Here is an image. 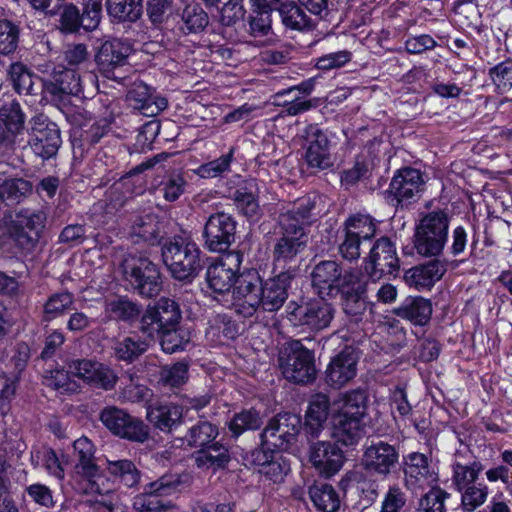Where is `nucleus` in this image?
Segmentation results:
<instances>
[{"instance_id": "nucleus-24", "label": "nucleus", "mask_w": 512, "mask_h": 512, "mask_svg": "<svg viewBox=\"0 0 512 512\" xmlns=\"http://www.w3.org/2000/svg\"><path fill=\"white\" fill-rule=\"evenodd\" d=\"M180 484L178 475H164L156 481L147 484L144 493L137 497L134 505L140 512H160L163 505L157 497L175 493Z\"/></svg>"}, {"instance_id": "nucleus-28", "label": "nucleus", "mask_w": 512, "mask_h": 512, "mask_svg": "<svg viewBox=\"0 0 512 512\" xmlns=\"http://www.w3.org/2000/svg\"><path fill=\"white\" fill-rule=\"evenodd\" d=\"M291 276L287 272H282L273 278L261 281L260 306L265 311L273 312L279 310L285 303Z\"/></svg>"}, {"instance_id": "nucleus-12", "label": "nucleus", "mask_w": 512, "mask_h": 512, "mask_svg": "<svg viewBox=\"0 0 512 512\" xmlns=\"http://www.w3.org/2000/svg\"><path fill=\"white\" fill-rule=\"evenodd\" d=\"M364 264L367 276L374 282L385 275H396L400 268V260L395 245L388 237L379 238L372 246Z\"/></svg>"}, {"instance_id": "nucleus-22", "label": "nucleus", "mask_w": 512, "mask_h": 512, "mask_svg": "<svg viewBox=\"0 0 512 512\" xmlns=\"http://www.w3.org/2000/svg\"><path fill=\"white\" fill-rule=\"evenodd\" d=\"M358 356L352 347H345L334 356L325 371V382L334 389L347 385L357 373Z\"/></svg>"}, {"instance_id": "nucleus-44", "label": "nucleus", "mask_w": 512, "mask_h": 512, "mask_svg": "<svg viewBox=\"0 0 512 512\" xmlns=\"http://www.w3.org/2000/svg\"><path fill=\"white\" fill-rule=\"evenodd\" d=\"M263 423L260 412L254 408L243 409L235 413L228 423L229 431L235 438L246 431H254L261 427Z\"/></svg>"}, {"instance_id": "nucleus-31", "label": "nucleus", "mask_w": 512, "mask_h": 512, "mask_svg": "<svg viewBox=\"0 0 512 512\" xmlns=\"http://www.w3.org/2000/svg\"><path fill=\"white\" fill-rule=\"evenodd\" d=\"M276 9L286 29L305 32L315 27L305 10L294 0H284Z\"/></svg>"}, {"instance_id": "nucleus-40", "label": "nucleus", "mask_w": 512, "mask_h": 512, "mask_svg": "<svg viewBox=\"0 0 512 512\" xmlns=\"http://www.w3.org/2000/svg\"><path fill=\"white\" fill-rule=\"evenodd\" d=\"M106 470L110 476L126 487H134L140 481V471L129 459H106Z\"/></svg>"}, {"instance_id": "nucleus-18", "label": "nucleus", "mask_w": 512, "mask_h": 512, "mask_svg": "<svg viewBox=\"0 0 512 512\" xmlns=\"http://www.w3.org/2000/svg\"><path fill=\"white\" fill-rule=\"evenodd\" d=\"M399 461V452L394 445L378 440L366 446L361 464L363 468L381 477L389 476Z\"/></svg>"}, {"instance_id": "nucleus-37", "label": "nucleus", "mask_w": 512, "mask_h": 512, "mask_svg": "<svg viewBox=\"0 0 512 512\" xmlns=\"http://www.w3.org/2000/svg\"><path fill=\"white\" fill-rule=\"evenodd\" d=\"M26 116L17 101H12L0 107V124L7 134L17 144L23 135Z\"/></svg>"}, {"instance_id": "nucleus-48", "label": "nucleus", "mask_w": 512, "mask_h": 512, "mask_svg": "<svg viewBox=\"0 0 512 512\" xmlns=\"http://www.w3.org/2000/svg\"><path fill=\"white\" fill-rule=\"evenodd\" d=\"M343 230L366 242L375 236L376 224L369 215L355 214L345 221Z\"/></svg>"}, {"instance_id": "nucleus-45", "label": "nucleus", "mask_w": 512, "mask_h": 512, "mask_svg": "<svg viewBox=\"0 0 512 512\" xmlns=\"http://www.w3.org/2000/svg\"><path fill=\"white\" fill-rule=\"evenodd\" d=\"M460 494V508L463 512H474L488 498L489 489L486 484L475 483L457 490Z\"/></svg>"}, {"instance_id": "nucleus-50", "label": "nucleus", "mask_w": 512, "mask_h": 512, "mask_svg": "<svg viewBox=\"0 0 512 512\" xmlns=\"http://www.w3.org/2000/svg\"><path fill=\"white\" fill-rule=\"evenodd\" d=\"M488 75L498 94L512 95V59L494 65Z\"/></svg>"}, {"instance_id": "nucleus-41", "label": "nucleus", "mask_w": 512, "mask_h": 512, "mask_svg": "<svg viewBox=\"0 0 512 512\" xmlns=\"http://www.w3.org/2000/svg\"><path fill=\"white\" fill-rule=\"evenodd\" d=\"M310 498L318 510L335 512L340 507V497L329 484H314L309 489Z\"/></svg>"}, {"instance_id": "nucleus-26", "label": "nucleus", "mask_w": 512, "mask_h": 512, "mask_svg": "<svg viewBox=\"0 0 512 512\" xmlns=\"http://www.w3.org/2000/svg\"><path fill=\"white\" fill-rule=\"evenodd\" d=\"M436 479L437 475L424 454L413 452L404 458V480L409 489L423 488Z\"/></svg>"}, {"instance_id": "nucleus-4", "label": "nucleus", "mask_w": 512, "mask_h": 512, "mask_svg": "<svg viewBox=\"0 0 512 512\" xmlns=\"http://www.w3.org/2000/svg\"><path fill=\"white\" fill-rule=\"evenodd\" d=\"M279 367L285 379L297 384L311 383L317 376L314 353L300 340L285 343L280 351Z\"/></svg>"}, {"instance_id": "nucleus-62", "label": "nucleus", "mask_w": 512, "mask_h": 512, "mask_svg": "<svg viewBox=\"0 0 512 512\" xmlns=\"http://www.w3.org/2000/svg\"><path fill=\"white\" fill-rule=\"evenodd\" d=\"M449 494L439 488H432L419 501V510L422 512H445V501Z\"/></svg>"}, {"instance_id": "nucleus-20", "label": "nucleus", "mask_w": 512, "mask_h": 512, "mask_svg": "<svg viewBox=\"0 0 512 512\" xmlns=\"http://www.w3.org/2000/svg\"><path fill=\"white\" fill-rule=\"evenodd\" d=\"M301 137L305 140V161L311 168L327 169L332 165L330 141L316 124L307 125Z\"/></svg>"}, {"instance_id": "nucleus-36", "label": "nucleus", "mask_w": 512, "mask_h": 512, "mask_svg": "<svg viewBox=\"0 0 512 512\" xmlns=\"http://www.w3.org/2000/svg\"><path fill=\"white\" fill-rule=\"evenodd\" d=\"M14 90L20 95H37L41 88V78L32 74L22 63H12L8 70Z\"/></svg>"}, {"instance_id": "nucleus-3", "label": "nucleus", "mask_w": 512, "mask_h": 512, "mask_svg": "<svg viewBox=\"0 0 512 512\" xmlns=\"http://www.w3.org/2000/svg\"><path fill=\"white\" fill-rule=\"evenodd\" d=\"M450 218L446 211L435 210L425 214L416 226L414 246L423 256H438L448 238Z\"/></svg>"}, {"instance_id": "nucleus-58", "label": "nucleus", "mask_w": 512, "mask_h": 512, "mask_svg": "<svg viewBox=\"0 0 512 512\" xmlns=\"http://www.w3.org/2000/svg\"><path fill=\"white\" fill-rule=\"evenodd\" d=\"M187 379L188 365L183 362H177L161 369L159 383L164 387L177 388L185 384Z\"/></svg>"}, {"instance_id": "nucleus-19", "label": "nucleus", "mask_w": 512, "mask_h": 512, "mask_svg": "<svg viewBox=\"0 0 512 512\" xmlns=\"http://www.w3.org/2000/svg\"><path fill=\"white\" fill-rule=\"evenodd\" d=\"M73 376L103 390L115 387L118 377L108 366L89 359H72L66 364Z\"/></svg>"}, {"instance_id": "nucleus-39", "label": "nucleus", "mask_w": 512, "mask_h": 512, "mask_svg": "<svg viewBox=\"0 0 512 512\" xmlns=\"http://www.w3.org/2000/svg\"><path fill=\"white\" fill-rule=\"evenodd\" d=\"M307 239L281 232V237L276 241L273 249L274 261L287 263L293 261L304 250Z\"/></svg>"}, {"instance_id": "nucleus-29", "label": "nucleus", "mask_w": 512, "mask_h": 512, "mask_svg": "<svg viewBox=\"0 0 512 512\" xmlns=\"http://www.w3.org/2000/svg\"><path fill=\"white\" fill-rule=\"evenodd\" d=\"M166 234L164 222L158 215L153 213L144 214L134 219L130 237L135 243H148L157 245Z\"/></svg>"}, {"instance_id": "nucleus-43", "label": "nucleus", "mask_w": 512, "mask_h": 512, "mask_svg": "<svg viewBox=\"0 0 512 512\" xmlns=\"http://www.w3.org/2000/svg\"><path fill=\"white\" fill-rule=\"evenodd\" d=\"M108 14L119 22H135L142 15L140 0H106Z\"/></svg>"}, {"instance_id": "nucleus-51", "label": "nucleus", "mask_w": 512, "mask_h": 512, "mask_svg": "<svg viewBox=\"0 0 512 512\" xmlns=\"http://www.w3.org/2000/svg\"><path fill=\"white\" fill-rule=\"evenodd\" d=\"M46 220L47 216L44 211L24 209L19 211L9 223L19 228L27 229L41 237Z\"/></svg>"}, {"instance_id": "nucleus-35", "label": "nucleus", "mask_w": 512, "mask_h": 512, "mask_svg": "<svg viewBox=\"0 0 512 512\" xmlns=\"http://www.w3.org/2000/svg\"><path fill=\"white\" fill-rule=\"evenodd\" d=\"M147 418L159 430L170 432L181 423L183 409L173 403L160 404L148 409Z\"/></svg>"}, {"instance_id": "nucleus-9", "label": "nucleus", "mask_w": 512, "mask_h": 512, "mask_svg": "<svg viewBox=\"0 0 512 512\" xmlns=\"http://www.w3.org/2000/svg\"><path fill=\"white\" fill-rule=\"evenodd\" d=\"M301 419L291 413L278 414L270 419L261 433V444L267 449L286 450L300 432Z\"/></svg>"}, {"instance_id": "nucleus-10", "label": "nucleus", "mask_w": 512, "mask_h": 512, "mask_svg": "<svg viewBox=\"0 0 512 512\" xmlns=\"http://www.w3.org/2000/svg\"><path fill=\"white\" fill-rule=\"evenodd\" d=\"M182 318L179 304L170 298L162 297L154 305H149L140 321V330L150 338L161 329L178 326Z\"/></svg>"}, {"instance_id": "nucleus-27", "label": "nucleus", "mask_w": 512, "mask_h": 512, "mask_svg": "<svg viewBox=\"0 0 512 512\" xmlns=\"http://www.w3.org/2000/svg\"><path fill=\"white\" fill-rule=\"evenodd\" d=\"M483 464L471 454H455L451 464V484L455 491L477 483Z\"/></svg>"}, {"instance_id": "nucleus-8", "label": "nucleus", "mask_w": 512, "mask_h": 512, "mask_svg": "<svg viewBox=\"0 0 512 512\" xmlns=\"http://www.w3.org/2000/svg\"><path fill=\"white\" fill-rule=\"evenodd\" d=\"M335 309L323 296L302 304H295L289 311L288 318L295 326L306 327L318 332L328 328L334 318Z\"/></svg>"}, {"instance_id": "nucleus-60", "label": "nucleus", "mask_w": 512, "mask_h": 512, "mask_svg": "<svg viewBox=\"0 0 512 512\" xmlns=\"http://www.w3.org/2000/svg\"><path fill=\"white\" fill-rule=\"evenodd\" d=\"M7 233L14 245L26 253L32 252L41 238L27 229L19 228L10 223L7 225Z\"/></svg>"}, {"instance_id": "nucleus-61", "label": "nucleus", "mask_w": 512, "mask_h": 512, "mask_svg": "<svg viewBox=\"0 0 512 512\" xmlns=\"http://www.w3.org/2000/svg\"><path fill=\"white\" fill-rule=\"evenodd\" d=\"M289 471L290 463L280 452H277V454L270 458L269 464L259 469L260 474L274 483L282 482Z\"/></svg>"}, {"instance_id": "nucleus-2", "label": "nucleus", "mask_w": 512, "mask_h": 512, "mask_svg": "<svg viewBox=\"0 0 512 512\" xmlns=\"http://www.w3.org/2000/svg\"><path fill=\"white\" fill-rule=\"evenodd\" d=\"M161 253L164 264L177 280L189 281L201 269L200 250L186 238L175 236L169 239L163 244Z\"/></svg>"}, {"instance_id": "nucleus-52", "label": "nucleus", "mask_w": 512, "mask_h": 512, "mask_svg": "<svg viewBox=\"0 0 512 512\" xmlns=\"http://www.w3.org/2000/svg\"><path fill=\"white\" fill-rule=\"evenodd\" d=\"M155 337L160 340L163 351L169 354L184 349V346L189 342L188 334L179 325L161 329V331L155 333Z\"/></svg>"}, {"instance_id": "nucleus-15", "label": "nucleus", "mask_w": 512, "mask_h": 512, "mask_svg": "<svg viewBox=\"0 0 512 512\" xmlns=\"http://www.w3.org/2000/svg\"><path fill=\"white\" fill-rule=\"evenodd\" d=\"M236 221L225 213L210 215L205 223L203 238L205 247L211 252H225L235 240Z\"/></svg>"}, {"instance_id": "nucleus-13", "label": "nucleus", "mask_w": 512, "mask_h": 512, "mask_svg": "<svg viewBox=\"0 0 512 512\" xmlns=\"http://www.w3.org/2000/svg\"><path fill=\"white\" fill-rule=\"evenodd\" d=\"M73 447L77 457L76 474L87 482L84 492L100 495L108 492V490H105L100 485V481H103L104 477L95 462V447L93 443L83 436L74 441Z\"/></svg>"}, {"instance_id": "nucleus-46", "label": "nucleus", "mask_w": 512, "mask_h": 512, "mask_svg": "<svg viewBox=\"0 0 512 512\" xmlns=\"http://www.w3.org/2000/svg\"><path fill=\"white\" fill-rule=\"evenodd\" d=\"M368 288L365 275L358 269L351 268L342 272L341 281L337 287V293L342 296H365Z\"/></svg>"}, {"instance_id": "nucleus-63", "label": "nucleus", "mask_w": 512, "mask_h": 512, "mask_svg": "<svg viewBox=\"0 0 512 512\" xmlns=\"http://www.w3.org/2000/svg\"><path fill=\"white\" fill-rule=\"evenodd\" d=\"M60 10V29L65 33H74L82 26L83 22L78 8L73 4L61 5Z\"/></svg>"}, {"instance_id": "nucleus-42", "label": "nucleus", "mask_w": 512, "mask_h": 512, "mask_svg": "<svg viewBox=\"0 0 512 512\" xmlns=\"http://www.w3.org/2000/svg\"><path fill=\"white\" fill-rule=\"evenodd\" d=\"M181 29L186 33H198L209 24V17L199 3H188L181 14Z\"/></svg>"}, {"instance_id": "nucleus-55", "label": "nucleus", "mask_w": 512, "mask_h": 512, "mask_svg": "<svg viewBox=\"0 0 512 512\" xmlns=\"http://www.w3.org/2000/svg\"><path fill=\"white\" fill-rule=\"evenodd\" d=\"M74 297L71 293L63 292L53 294L48 298L44 305V318L51 321L57 317L64 315L72 308Z\"/></svg>"}, {"instance_id": "nucleus-56", "label": "nucleus", "mask_w": 512, "mask_h": 512, "mask_svg": "<svg viewBox=\"0 0 512 512\" xmlns=\"http://www.w3.org/2000/svg\"><path fill=\"white\" fill-rule=\"evenodd\" d=\"M218 435V428L208 421H200L189 429L187 440L190 446L207 447Z\"/></svg>"}, {"instance_id": "nucleus-32", "label": "nucleus", "mask_w": 512, "mask_h": 512, "mask_svg": "<svg viewBox=\"0 0 512 512\" xmlns=\"http://www.w3.org/2000/svg\"><path fill=\"white\" fill-rule=\"evenodd\" d=\"M330 400L326 394L317 393L309 401L306 412V431L311 438H317L329 415Z\"/></svg>"}, {"instance_id": "nucleus-64", "label": "nucleus", "mask_w": 512, "mask_h": 512, "mask_svg": "<svg viewBox=\"0 0 512 512\" xmlns=\"http://www.w3.org/2000/svg\"><path fill=\"white\" fill-rule=\"evenodd\" d=\"M406 504V495L398 485H392L385 493L380 512H399Z\"/></svg>"}, {"instance_id": "nucleus-25", "label": "nucleus", "mask_w": 512, "mask_h": 512, "mask_svg": "<svg viewBox=\"0 0 512 512\" xmlns=\"http://www.w3.org/2000/svg\"><path fill=\"white\" fill-rule=\"evenodd\" d=\"M126 101L130 107L147 117L158 115L168 105L166 98L155 96L153 89L142 81L131 85L126 94Z\"/></svg>"}, {"instance_id": "nucleus-7", "label": "nucleus", "mask_w": 512, "mask_h": 512, "mask_svg": "<svg viewBox=\"0 0 512 512\" xmlns=\"http://www.w3.org/2000/svg\"><path fill=\"white\" fill-rule=\"evenodd\" d=\"M260 290L261 278L256 270L240 273L232 290L231 308L243 317H251L260 307Z\"/></svg>"}, {"instance_id": "nucleus-30", "label": "nucleus", "mask_w": 512, "mask_h": 512, "mask_svg": "<svg viewBox=\"0 0 512 512\" xmlns=\"http://www.w3.org/2000/svg\"><path fill=\"white\" fill-rule=\"evenodd\" d=\"M341 265L334 260H324L316 264L311 272L312 286L320 296H331L337 293L341 281Z\"/></svg>"}, {"instance_id": "nucleus-38", "label": "nucleus", "mask_w": 512, "mask_h": 512, "mask_svg": "<svg viewBox=\"0 0 512 512\" xmlns=\"http://www.w3.org/2000/svg\"><path fill=\"white\" fill-rule=\"evenodd\" d=\"M397 316L409 320L415 325L423 326L428 323L432 315V305L429 300L415 297L406 300L395 310Z\"/></svg>"}, {"instance_id": "nucleus-53", "label": "nucleus", "mask_w": 512, "mask_h": 512, "mask_svg": "<svg viewBox=\"0 0 512 512\" xmlns=\"http://www.w3.org/2000/svg\"><path fill=\"white\" fill-rule=\"evenodd\" d=\"M105 312L111 319L131 321L138 318L141 310L137 304L129 299L117 298L107 302Z\"/></svg>"}, {"instance_id": "nucleus-47", "label": "nucleus", "mask_w": 512, "mask_h": 512, "mask_svg": "<svg viewBox=\"0 0 512 512\" xmlns=\"http://www.w3.org/2000/svg\"><path fill=\"white\" fill-rule=\"evenodd\" d=\"M233 201L237 210L251 221H258L262 215V209L257 195L247 188H238L233 193Z\"/></svg>"}, {"instance_id": "nucleus-6", "label": "nucleus", "mask_w": 512, "mask_h": 512, "mask_svg": "<svg viewBox=\"0 0 512 512\" xmlns=\"http://www.w3.org/2000/svg\"><path fill=\"white\" fill-rule=\"evenodd\" d=\"M99 419L113 435L121 439L144 443L150 437V429L141 419L117 406L103 408Z\"/></svg>"}, {"instance_id": "nucleus-14", "label": "nucleus", "mask_w": 512, "mask_h": 512, "mask_svg": "<svg viewBox=\"0 0 512 512\" xmlns=\"http://www.w3.org/2000/svg\"><path fill=\"white\" fill-rule=\"evenodd\" d=\"M242 261L243 254L240 251L232 250L223 254L219 261L207 270L206 280L209 288L220 295L230 292Z\"/></svg>"}, {"instance_id": "nucleus-16", "label": "nucleus", "mask_w": 512, "mask_h": 512, "mask_svg": "<svg viewBox=\"0 0 512 512\" xmlns=\"http://www.w3.org/2000/svg\"><path fill=\"white\" fill-rule=\"evenodd\" d=\"M131 53L132 47L127 42L120 39L105 41L94 57L98 72L107 79H120L117 71L128 63Z\"/></svg>"}, {"instance_id": "nucleus-54", "label": "nucleus", "mask_w": 512, "mask_h": 512, "mask_svg": "<svg viewBox=\"0 0 512 512\" xmlns=\"http://www.w3.org/2000/svg\"><path fill=\"white\" fill-rule=\"evenodd\" d=\"M19 27L7 18H0V54H13L19 42Z\"/></svg>"}, {"instance_id": "nucleus-33", "label": "nucleus", "mask_w": 512, "mask_h": 512, "mask_svg": "<svg viewBox=\"0 0 512 512\" xmlns=\"http://www.w3.org/2000/svg\"><path fill=\"white\" fill-rule=\"evenodd\" d=\"M445 271V264L435 259L409 269L405 274V279L409 285L415 288H426L440 280Z\"/></svg>"}, {"instance_id": "nucleus-21", "label": "nucleus", "mask_w": 512, "mask_h": 512, "mask_svg": "<svg viewBox=\"0 0 512 512\" xmlns=\"http://www.w3.org/2000/svg\"><path fill=\"white\" fill-rule=\"evenodd\" d=\"M423 185L422 173L418 169L408 167L397 172L389 189L397 205L405 207L419 199Z\"/></svg>"}, {"instance_id": "nucleus-5", "label": "nucleus", "mask_w": 512, "mask_h": 512, "mask_svg": "<svg viewBox=\"0 0 512 512\" xmlns=\"http://www.w3.org/2000/svg\"><path fill=\"white\" fill-rule=\"evenodd\" d=\"M125 279L134 291L143 297H153L160 292V272L148 258L129 255L122 263Z\"/></svg>"}, {"instance_id": "nucleus-34", "label": "nucleus", "mask_w": 512, "mask_h": 512, "mask_svg": "<svg viewBox=\"0 0 512 512\" xmlns=\"http://www.w3.org/2000/svg\"><path fill=\"white\" fill-rule=\"evenodd\" d=\"M194 459L198 468L215 472L228 466L231 453L227 446L215 442L196 452Z\"/></svg>"}, {"instance_id": "nucleus-11", "label": "nucleus", "mask_w": 512, "mask_h": 512, "mask_svg": "<svg viewBox=\"0 0 512 512\" xmlns=\"http://www.w3.org/2000/svg\"><path fill=\"white\" fill-rule=\"evenodd\" d=\"M30 125L28 143L34 154L43 159L55 156L62 142L58 126L44 114L33 116Z\"/></svg>"}, {"instance_id": "nucleus-23", "label": "nucleus", "mask_w": 512, "mask_h": 512, "mask_svg": "<svg viewBox=\"0 0 512 512\" xmlns=\"http://www.w3.org/2000/svg\"><path fill=\"white\" fill-rule=\"evenodd\" d=\"M309 461L321 475L331 477L342 468L344 455L335 443L316 441L309 446Z\"/></svg>"}, {"instance_id": "nucleus-59", "label": "nucleus", "mask_w": 512, "mask_h": 512, "mask_svg": "<svg viewBox=\"0 0 512 512\" xmlns=\"http://www.w3.org/2000/svg\"><path fill=\"white\" fill-rule=\"evenodd\" d=\"M234 148H231L227 154L210 162L200 165L195 173L201 178H216L230 170L233 160Z\"/></svg>"}, {"instance_id": "nucleus-1", "label": "nucleus", "mask_w": 512, "mask_h": 512, "mask_svg": "<svg viewBox=\"0 0 512 512\" xmlns=\"http://www.w3.org/2000/svg\"><path fill=\"white\" fill-rule=\"evenodd\" d=\"M366 396L361 390L342 394L335 402L337 411L332 416V437L346 446L355 445L364 433Z\"/></svg>"}, {"instance_id": "nucleus-57", "label": "nucleus", "mask_w": 512, "mask_h": 512, "mask_svg": "<svg viewBox=\"0 0 512 512\" xmlns=\"http://www.w3.org/2000/svg\"><path fill=\"white\" fill-rule=\"evenodd\" d=\"M148 349V344L137 337H125L115 345V355L123 361H133Z\"/></svg>"}, {"instance_id": "nucleus-17", "label": "nucleus", "mask_w": 512, "mask_h": 512, "mask_svg": "<svg viewBox=\"0 0 512 512\" xmlns=\"http://www.w3.org/2000/svg\"><path fill=\"white\" fill-rule=\"evenodd\" d=\"M315 199L303 197L287 207L279 215L281 232L307 239L306 229L312 223Z\"/></svg>"}, {"instance_id": "nucleus-49", "label": "nucleus", "mask_w": 512, "mask_h": 512, "mask_svg": "<svg viewBox=\"0 0 512 512\" xmlns=\"http://www.w3.org/2000/svg\"><path fill=\"white\" fill-rule=\"evenodd\" d=\"M32 186L29 181L16 178L7 179L0 182V203L7 205L19 203L28 194H30Z\"/></svg>"}]
</instances>
